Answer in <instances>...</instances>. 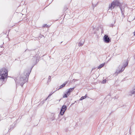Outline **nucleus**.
<instances>
[{"label": "nucleus", "mask_w": 135, "mask_h": 135, "mask_svg": "<svg viewBox=\"0 0 135 135\" xmlns=\"http://www.w3.org/2000/svg\"><path fill=\"white\" fill-rule=\"evenodd\" d=\"M105 63H102L98 67V69H100L103 67Z\"/></svg>", "instance_id": "nucleus-11"}, {"label": "nucleus", "mask_w": 135, "mask_h": 135, "mask_svg": "<svg viewBox=\"0 0 135 135\" xmlns=\"http://www.w3.org/2000/svg\"><path fill=\"white\" fill-rule=\"evenodd\" d=\"M75 87L72 88H69L68 91H67L68 93H69L70 94V93L74 89V88Z\"/></svg>", "instance_id": "nucleus-12"}, {"label": "nucleus", "mask_w": 135, "mask_h": 135, "mask_svg": "<svg viewBox=\"0 0 135 135\" xmlns=\"http://www.w3.org/2000/svg\"><path fill=\"white\" fill-rule=\"evenodd\" d=\"M106 80L105 79H104V80H103V81H102V83H103V84H104V83H106Z\"/></svg>", "instance_id": "nucleus-17"}, {"label": "nucleus", "mask_w": 135, "mask_h": 135, "mask_svg": "<svg viewBox=\"0 0 135 135\" xmlns=\"http://www.w3.org/2000/svg\"><path fill=\"white\" fill-rule=\"evenodd\" d=\"M7 75V71L5 68H3L0 70V81H4Z\"/></svg>", "instance_id": "nucleus-2"}, {"label": "nucleus", "mask_w": 135, "mask_h": 135, "mask_svg": "<svg viewBox=\"0 0 135 135\" xmlns=\"http://www.w3.org/2000/svg\"><path fill=\"white\" fill-rule=\"evenodd\" d=\"M67 107L66 105H64L62 106L60 113L61 115H63Z\"/></svg>", "instance_id": "nucleus-7"}, {"label": "nucleus", "mask_w": 135, "mask_h": 135, "mask_svg": "<svg viewBox=\"0 0 135 135\" xmlns=\"http://www.w3.org/2000/svg\"><path fill=\"white\" fill-rule=\"evenodd\" d=\"M131 128H130V129H129V134L130 135L131 134V133L132 132V131H131Z\"/></svg>", "instance_id": "nucleus-20"}, {"label": "nucleus", "mask_w": 135, "mask_h": 135, "mask_svg": "<svg viewBox=\"0 0 135 135\" xmlns=\"http://www.w3.org/2000/svg\"><path fill=\"white\" fill-rule=\"evenodd\" d=\"M55 119V117H54V118H53L52 119H51V120L52 121H53V120H54Z\"/></svg>", "instance_id": "nucleus-24"}, {"label": "nucleus", "mask_w": 135, "mask_h": 135, "mask_svg": "<svg viewBox=\"0 0 135 135\" xmlns=\"http://www.w3.org/2000/svg\"><path fill=\"white\" fill-rule=\"evenodd\" d=\"M78 79H73L72 80V81L73 82H75L76 81H78Z\"/></svg>", "instance_id": "nucleus-19"}, {"label": "nucleus", "mask_w": 135, "mask_h": 135, "mask_svg": "<svg viewBox=\"0 0 135 135\" xmlns=\"http://www.w3.org/2000/svg\"><path fill=\"white\" fill-rule=\"evenodd\" d=\"M120 4V3L119 1H113L110 4H109L108 11L110 12L112 9H113L115 6H119Z\"/></svg>", "instance_id": "nucleus-3"}, {"label": "nucleus", "mask_w": 135, "mask_h": 135, "mask_svg": "<svg viewBox=\"0 0 135 135\" xmlns=\"http://www.w3.org/2000/svg\"><path fill=\"white\" fill-rule=\"evenodd\" d=\"M61 99H60L59 100V102H60V100Z\"/></svg>", "instance_id": "nucleus-30"}, {"label": "nucleus", "mask_w": 135, "mask_h": 135, "mask_svg": "<svg viewBox=\"0 0 135 135\" xmlns=\"http://www.w3.org/2000/svg\"><path fill=\"white\" fill-rule=\"evenodd\" d=\"M119 7L122 16H123V18H124L125 17L124 13H126L127 14V13L128 9L127 7H126L125 6H119Z\"/></svg>", "instance_id": "nucleus-4"}, {"label": "nucleus", "mask_w": 135, "mask_h": 135, "mask_svg": "<svg viewBox=\"0 0 135 135\" xmlns=\"http://www.w3.org/2000/svg\"><path fill=\"white\" fill-rule=\"evenodd\" d=\"M70 94L68 93V91L66 92V93L64 94V95L63 96V98H67L68 96L70 95Z\"/></svg>", "instance_id": "nucleus-10"}, {"label": "nucleus", "mask_w": 135, "mask_h": 135, "mask_svg": "<svg viewBox=\"0 0 135 135\" xmlns=\"http://www.w3.org/2000/svg\"><path fill=\"white\" fill-rule=\"evenodd\" d=\"M68 9V8L67 7V6H65L64 9V12H65Z\"/></svg>", "instance_id": "nucleus-16"}, {"label": "nucleus", "mask_w": 135, "mask_h": 135, "mask_svg": "<svg viewBox=\"0 0 135 135\" xmlns=\"http://www.w3.org/2000/svg\"><path fill=\"white\" fill-rule=\"evenodd\" d=\"M33 59L35 61H37V58L36 56H34L33 57Z\"/></svg>", "instance_id": "nucleus-18"}, {"label": "nucleus", "mask_w": 135, "mask_h": 135, "mask_svg": "<svg viewBox=\"0 0 135 135\" xmlns=\"http://www.w3.org/2000/svg\"><path fill=\"white\" fill-rule=\"evenodd\" d=\"M134 35L135 36V31L134 32Z\"/></svg>", "instance_id": "nucleus-27"}, {"label": "nucleus", "mask_w": 135, "mask_h": 135, "mask_svg": "<svg viewBox=\"0 0 135 135\" xmlns=\"http://www.w3.org/2000/svg\"><path fill=\"white\" fill-rule=\"evenodd\" d=\"M46 25H46H44L43 26V27H45Z\"/></svg>", "instance_id": "nucleus-26"}, {"label": "nucleus", "mask_w": 135, "mask_h": 135, "mask_svg": "<svg viewBox=\"0 0 135 135\" xmlns=\"http://www.w3.org/2000/svg\"><path fill=\"white\" fill-rule=\"evenodd\" d=\"M85 42V40L84 39L81 40L78 43V46H82Z\"/></svg>", "instance_id": "nucleus-8"}, {"label": "nucleus", "mask_w": 135, "mask_h": 135, "mask_svg": "<svg viewBox=\"0 0 135 135\" xmlns=\"http://www.w3.org/2000/svg\"><path fill=\"white\" fill-rule=\"evenodd\" d=\"M128 64V61H127L126 63H125L123 65V66L122 67L120 70H117L116 73L117 74L122 72L124 69L127 66Z\"/></svg>", "instance_id": "nucleus-5"}, {"label": "nucleus", "mask_w": 135, "mask_h": 135, "mask_svg": "<svg viewBox=\"0 0 135 135\" xmlns=\"http://www.w3.org/2000/svg\"><path fill=\"white\" fill-rule=\"evenodd\" d=\"M86 97V94L85 96L82 97L79 100V101L85 99Z\"/></svg>", "instance_id": "nucleus-13"}, {"label": "nucleus", "mask_w": 135, "mask_h": 135, "mask_svg": "<svg viewBox=\"0 0 135 135\" xmlns=\"http://www.w3.org/2000/svg\"><path fill=\"white\" fill-rule=\"evenodd\" d=\"M31 72V71L30 70H25L20 76L19 82L17 81V79L16 80L15 79V80L16 84L20 83L22 87L24 83L28 81V77Z\"/></svg>", "instance_id": "nucleus-1"}, {"label": "nucleus", "mask_w": 135, "mask_h": 135, "mask_svg": "<svg viewBox=\"0 0 135 135\" xmlns=\"http://www.w3.org/2000/svg\"><path fill=\"white\" fill-rule=\"evenodd\" d=\"M103 39L105 43H109L111 42V40L107 35H104Z\"/></svg>", "instance_id": "nucleus-6"}, {"label": "nucleus", "mask_w": 135, "mask_h": 135, "mask_svg": "<svg viewBox=\"0 0 135 135\" xmlns=\"http://www.w3.org/2000/svg\"><path fill=\"white\" fill-rule=\"evenodd\" d=\"M135 19V17H134V19Z\"/></svg>", "instance_id": "nucleus-31"}, {"label": "nucleus", "mask_w": 135, "mask_h": 135, "mask_svg": "<svg viewBox=\"0 0 135 135\" xmlns=\"http://www.w3.org/2000/svg\"><path fill=\"white\" fill-rule=\"evenodd\" d=\"M113 24H111L110 25V26L111 27H113Z\"/></svg>", "instance_id": "nucleus-22"}, {"label": "nucleus", "mask_w": 135, "mask_h": 135, "mask_svg": "<svg viewBox=\"0 0 135 135\" xmlns=\"http://www.w3.org/2000/svg\"><path fill=\"white\" fill-rule=\"evenodd\" d=\"M66 119V118H64V120H65Z\"/></svg>", "instance_id": "nucleus-28"}, {"label": "nucleus", "mask_w": 135, "mask_h": 135, "mask_svg": "<svg viewBox=\"0 0 135 135\" xmlns=\"http://www.w3.org/2000/svg\"><path fill=\"white\" fill-rule=\"evenodd\" d=\"M61 120V119H60V120H59V122H60V121Z\"/></svg>", "instance_id": "nucleus-29"}, {"label": "nucleus", "mask_w": 135, "mask_h": 135, "mask_svg": "<svg viewBox=\"0 0 135 135\" xmlns=\"http://www.w3.org/2000/svg\"><path fill=\"white\" fill-rule=\"evenodd\" d=\"M51 76H49V80H50L51 79Z\"/></svg>", "instance_id": "nucleus-23"}, {"label": "nucleus", "mask_w": 135, "mask_h": 135, "mask_svg": "<svg viewBox=\"0 0 135 135\" xmlns=\"http://www.w3.org/2000/svg\"><path fill=\"white\" fill-rule=\"evenodd\" d=\"M135 93V89H133L132 91H131V95L134 94Z\"/></svg>", "instance_id": "nucleus-14"}, {"label": "nucleus", "mask_w": 135, "mask_h": 135, "mask_svg": "<svg viewBox=\"0 0 135 135\" xmlns=\"http://www.w3.org/2000/svg\"><path fill=\"white\" fill-rule=\"evenodd\" d=\"M101 32L102 33H103V30H102Z\"/></svg>", "instance_id": "nucleus-25"}, {"label": "nucleus", "mask_w": 135, "mask_h": 135, "mask_svg": "<svg viewBox=\"0 0 135 135\" xmlns=\"http://www.w3.org/2000/svg\"><path fill=\"white\" fill-rule=\"evenodd\" d=\"M68 82V81H66L63 84L61 85L60 86V87L57 89V90H59L60 89H61Z\"/></svg>", "instance_id": "nucleus-9"}, {"label": "nucleus", "mask_w": 135, "mask_h": 135, "mask_svg": "<svg viewBox=\"0 0 135 135\" xmlns=\"http://www.w3.org/2000/svg\"><path fill=\"white\" fill-rule=\"evenodd\" d=\"M93 10H94V8L95 6H94V5L93 4Z\"/></svg>", "instance_id": "nucleus-21"}, {"label": "nucleus", "mask_w": 135, "mask_h": 135, "mask_svg": "<svg viewBox=\"0 0 135 135\" xmlns=\"http://www.w3.org/2000/svg\"><path fill=\"white\" fill-rule=\"evenodd\" d=\"M57 90H56L55 91H52L51 92V93H50L49 96H48V97H50V96L53 93H54L55 91H56Z\"/></svg>", "instance_id": "nucleus-15"}]
</instances>
